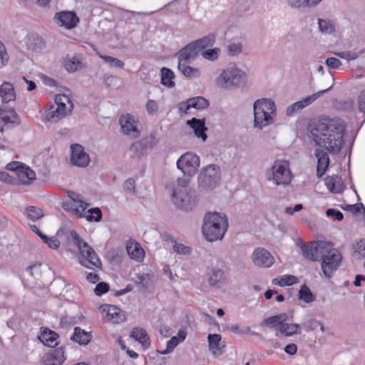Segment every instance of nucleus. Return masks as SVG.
<instances>
[{
  "label": "nucleus",
  "instance_id": "nucleus-1",
  "mask_svg": "<svg viewBox=\"0 0 365 365\" xmlns=\"http://www.w3.org/2000/svg\"><path fill=\"white\" fill-rule=\"evenodd\" d=\"M308 130L317 145L324 147L330 153H339L346 130V125L341 118H321L309 124Z\"/></svg>",
  "mask_w": 365,
  "mask_h": 365
},
{
  "label": "nucleus",
  "instance_id": "nucleus-2",
  "mask_svg": "<svg viewBox=\"0 0 365 365\" xmlns=\"http://www.w3.org/2000/svg\"><path fill=\"white\" fill-rule=\"evenodd\" d=\"M228 220L225 214L208 212L205 215L202 232L209 242L221 240L227 230Z\"/></svg>",
  "mask_w": 365,
  "mask_h": 365
},
{
  "label": "nucleus",
  "instance_id": "nucleus-3",
  "mask_svg": "<svg viewBox=\"0 0 365 365\" xmlns=\"http://www.w3.org/2000/svg\"><path fill=\"white\" fill-rule=\"evenodd\" d=\"M70 234L75 245L80 252L81 264L94 271L101 269V261L93 247L83 241L76 231L71 230Z\"/></svg>",
  "mask_w": 365,
  "mask_h": 365
},
{
  "label": "nucleus",
  "instance_id": "nucleus-4",
  "mask_svg": "<svg viewBox=\"0 0 365 365\" xmlns=\"http://www.w3.org/2000/svg\"><path fill=\"white\" fill-rule=\"evenodd\" d=\"M276 115L275 103L269 99L262 98L254 103V125L255 128H262L273 123Z\"/></svg>",
  "mask_w": 365,
  "mask_h": 365
},
{
  "label": "nucleus",
  "instance_id": "nucleus-5",
  "mask_svg": "<svg viewBox=\"0 0 365 365\" xmlns=\"http://www.w3.org/2000/svg\"><path fill=\"white\" fill-rule=\"evenodd\" d=\"M321 247L324 250L319 258L322 259V270L327 278H330L334 271L339 267L342 256L340 252L334 247L332 243L327 242Z\"/></svg>",
  "mask_w": 365,
  "mask_h": 365
},
{
  "label": "nucleus",
  "instance_id": "nucleus-6",
  "mask_svg": "<svg viewBox=\"0 0 365 365\" xmlns=\"http://www.w3.org/2000/svg\"><path fill=\"white\" fill-rule=\"evenodd\" d=\"M55 106L51 104L46 106L43 113V121L56 122L65 117L68 111L73 107L72 102L69 97L65 94H58L55 98Z\"/></svg>",
  "mask_w": 365,
  "mask_h": 365
},
{
  "label": "nucleus",
  "instance_id": "nucleus-7",
  "mask_svg": "<svg viewBox=\"0 0 365 365\" xmlns=\"http://www.w3.org/2000/svg\"><path fill=\"white\" fill-rule=\"evenodd\" d=\"M220 169L217 165H210L200 173L198 178L200 186L205 190H212L220 180Z\"/></svg>",
  "mask_w": 365,
  "mask_h": 365
},
{
  "label": "nucleus",
  "instance_id": "nucleus-8",
  "mask_svg": "<svg viewBox=\"0 0 365 365\" xmlns=\"http://www.w3.org/2000/svg\"><path fill=\"white\" fill-rule=\"evenodd\" d=\"M245 78V73L235 66H230L222 71L217 83L222 88L239 86Z\"/></svg>",
  "mask_w": 365,
  "mask_h": 365
},
{
  "label": "nucleus",
  "instance_id": "nucleus-9",
  "mask_svg": "<svg viewBox=\"0 0 365 365\" xmlns=\"http://www.w3.org/2000/svg\"><path fill=\"white\" fill-rule=\"evenodd\" d=\"M8 170L15 172L19 184L30 185L36 179V173L29 167L19 162H11L6 165Z\"/></svg>",
  "mask_w": 365,
  "mask_h": 365
},
{
  "label": "nucleus",
  "instance_id": "nucleus-10",
  "mask_svg": "<svg viewBox=\"0 0 365 365\" xmlns=\"http://www.w3.org/2000/svg\"><path fill=\"white\" fill-rule=\"evenodd\" d=\"M199 166L200 158L192 153H185L177 161L178 168L188 176L194 175L197 173Z\"/></svg>",
  "mask_w": 365,
  "mask_h": 365
},
{
  "label": "nucleus",
  "instance_id": "nucleus-11",
  "mask_svg": "<svg viewBox=\"0 0 365 365\" xmlns=\"http://www.w3.org/2000/svg\"><path fill=\"white\" fill-rule=\"evenodd\" d=\"M289 162L277 160L272 165L273 180L277 185H288L292 180Z\"/></svg>",
  "mask_w": 365,
  "mask_h": 365
},
{
  "label": "nucleus",
  "instance_id": "nucleus-12",
  "mask_svg": "<svg viewBox=\"0 0 365 365\" xmlns=\"http://www.w3.org/2000/svg\"><path fill=\"white\" fill-rule=\"evenodd\" d=\"M326 241H316L305 243L302 240L298 242V245L301 247L303 257L312 262L317 261L321 254L323 252V249L321 247H324V245L327 244Z\"/></svg>",
  "mask_w": 365,
  "mask_h": 365
},
{
  "label": "nucleus",
  "instance_id": "nucleus-13",
  "mask_svg": "<svg viewBox=\"0 0 365 365\" xmlns=\"http://www.w3.org/2000/svg\"><path fill=\"white\" fill-rule=\"evenodd\" d=\"M172 201L178 208L182 210L190 209L194 202V200L187 191V188L185 186L174 190Z\"/></svg>",
  "mask_w": 365,
  "mask_h": 365
},
{
  "label": "nucleus",
  "instance_id": "nucleus-14",
  "mask_svg": "<svg viewBox=\"0 0 365 365\" xmlns=\"http://www.w3.org/2000/svg\"><path fill=\"white\" fill-rule=\"evenodd\" d=\"M56 23L66 29H72L77 26L79 18L73 11H63L57 12L54 16Z\"/></svg>",
  "mask_w": 365,
  "mask_h": 365
},
{
  "label": "nucleus",
  "instance_id": "nucleus-15",
  "mask_svg": "<svg viewBox=\"0 0 365 365\" xmlns=\"http://www.w3.org/2000/svg\"><path fill=\"white\" fill-rule=\"evenodd\" d=\"M72 163L78 167H86L90 162L89 155L85 153L84 148L79 144H74L71 146Z\"/></svg>",
  "mask_w": 365,
  "mask_h": 365
},
{
  "label": "nucleus",
  "instance_id": "nucleus-16",
  "mask_svg": "<svg viewBox=\"0 0 365 365\" xmlns=\"http://www.w3.org/2000/svg\"><path fill=\"white\" fill-rule=\"evenodd\" d=\"M252 260L255 265L263 267H269L274 262L273 256L263 248H257L254 251Z\"/></svg>",
  "mask_w": 365,
  "mask_h": 365
},
{
  "label": "nucleus",
  "instance_id": "nucleus-17",
  "mask_svg": "<svg viewBox=\"0 0 365 365\" xmlns=\"http://www.w3.org/2000/svg\"><path fill=\"white\" fill-rule=\"evenodd\" d=\"M20 123L19 118L14 109H0V131Z\"/></svg>",
  "mask_w": 365,
  "mask_h": 365
},
{
  "label": "nucleus",
  "instance_id": "nucleus-18",
  "mask_svg": "<svg viewBox=\"0 0 365 365\" xmlns=\"http://www.w3.org/2000/svg\"><path fill=\"white\" fill-rule=\"evenodd\" d=\"M314 155L317 158V176L321 178L327 172L329 166V158L328 153L321 148H317Z\"/></svg>",
  "mask_w": 365,
  "mask_h": 365
},
{
  "label": "nucleus",
  "instance_id": "nucleus-19",
  "mask_svg": "<svg viewBox=\"0 0 365 365\" xmlns=\"http://www.w3.org/2000/svg\"><path fill=\"white\" fill-rule=\"evenodd\" d=\"M122 130L126 135L135 138L139 136L140 132L136 127V122L130 114L123 115L120 118Z\"/></svg>",
  "mask_w": 365,
  "mask_h": 365
},
{
  "label": "nucleus",
  "instance_id": "nucleus-20",
  "mask_svg": "<svg viewBox=\"0 0 365 365\" xmlns=\"http://www.w3.org/2000/svg\"><path fill=\"white\" fill-rule=\"evenodd\" d=\"M208 106L209 103L207 99L201 96H197L190 98L186 102L181 103L179 110L181 113H187L191 108L202 110L206 108Z\"/></svg>",
  "mask_w": 365,
  "mask_h": 365
},
{
  "label": "nucleus",
  "instance_id": "nucleus-21",
  "mask_svg": "<svg viewBox=\"0 0 365 365\" xmlns=\"http://www.w3.org/2000/svg\"><path fill=\"white\" fill-rule=\"evenodd\" d=\"M329 88L327 90H324L318 92L317 93H314L312 96H307L302 101H297L290 106H289L287 109V114L288 115H293L295 113L301 110L304 107L310 105L315 100H317L322 94L327 91Z\"/></svg>",
  "mask_w": 365,
  "mask_h": 365
},
{
  "label": "nucleus",
  "instance_id": "nucleus-22",
  "mask_svg": "<svg viewBox=\"0 0 365 365\" xmlns=\"http://www.w3.org/2000/svg\"><path fill=\"white\" fill-rule=\"evenodd\" d=\"M221 339L222 336L218 334H209L207 336L209 349L214 356H220L223 353L222 349L225 344Z\"/></svg>",
  "mask_w": 365,
  "mask_h": 365
},
{
  "label": "nucleus",
  "instance_id": "nucleus-23",
  "mask_svg": "<svg viewBox=\"0 0 365 365\" xmlns=\"http://www.w3.org/2000/svg\"><path fill=\"white\" fill-rule=\"evenodd\" d=\"M126 250L129 257L138 262H142L145 257L144 250L135 241H129L126 245Z\"/></svg>",
  "mask_w": 365,
  "mask_h": 365
},
{
  "label": "nucleus",
  "instance_id": "nucleus-24",
  "mask_svg": "<svg viewBox=\"0 0 365 365\" xmlns=\"http://www.w3.org/2000/svg\"><path fill=\"white\" fill-rule=\"evenodd\" d=\"M67 204V209L69 210L77 217L81 218L85 216L88 204L79 199H74Z\"/></svg>",
  "mask_w": 365,
  "mask_h": 365
},
{
  "label": "nucleus",
  "instance_id": "nucleus-25",
  "mask_svg": "<svg viewBox=\"0 0 365 365\" xmlns=\"http://www.w3.org/2000/svg\"><path fill=\"white\" fill-rule=\"evenodd\" d=\"M59 336L55 331L48 329V328L43 329L38 339L45 345L48 347H55L59 343Z\"/></svg>",
  "mask_w": 365,
  "mask_h": 365
},
{
  "label": "nucleus",
  "instance_id": "nucleus-26",
  "mask_svg": "<svg viewBox=\"0 0 365 365\" xmlns=\"http://www.w3.org/2000/svg\"><path fill=\"white\" fill-rule=\"evenodd\" d=\"M65 360L64 350L62 347H59L47 354L44 365H61Z\"/></svg>",
  "mask_w": 365,
  "mask_h": 365
},
{
  "label": "nucleus",
  "instance_id": "nucleus-27",
  "mask_svg": "<svg viewBox=\"0 0 365 365\" xmlns=\"http://www.w3.org/2000/svg\"><path fill=\"white\" fill-rule=\"evenodd\" d=\"M327 189L333 193H341L344 190V182L341 177L333 175L324 179Z\"/></svg>",
  "mask_w": 365,
  "mask_h": 365
},
{
  "label": "nucleus",
  "instance_id": "nucleus-28",
  "mask_svg": "<svg viewBox=\"0 0 365 365\" xmlns=\"http://www.w3.org/2000/svg\"><path fill=\"white\" fill-rule=\"evenodd\" d=\"M0 97L3 103H8L15 101L16 93L11 83L4 82L0 86Z\"/></svg>",
  "mask_w": 365,
  "mask_h": 365
},
{
  "label": "nucleus",
  "instance_id": "nucleus-29",
  "mask_svg": "<svg viewBox=\"0 0 365 365\" xmlns=\"http://www.w3.org/2000/svg\"><path fill=\"white\" fill-rule=\"evenodd\" d=\"M101 309L103 312H106L108 316L110 317L114 323H120L125 320V316L122 311L114 305L103 304L101 307Z\"/></svg>",
  "mask_w": 365,
  "mask_h": 365
},
{
  "label": "nucleus",
  "instance_id": "nucleus-30",
  "mask_svg": "<svg viewBox=\"0 0 365 365\" xmlns=\"http://www.w3.org/2000/svg\"><path fill=\"white\" fill-rule=\"evenodd\" d=\"M187 123L193 129L195 135L197 138H202L203 141L207 139L205 130H207L205 125L204 120L197 119L195 118L187 120Z\"/></svg>",
  "mask_w": 365,
  "mask_h": 365
},
{
  "label": "nucleus",
  "instance_id": "nucleus-31",
  "mask_svg": "<svg viewBox=\"0 0 365 365\" xmlns=\"http://www.w3.org/2000/svg\"><path fill=\"white\" fill-rule=\"evenodd\" d=\"M199 53L197 48L191 43L182 48L178 54V62H189Z\"/></svg>",
  "mask_w": 365,
  "mask_h": 365
},
{
  "label": "nucleus",
  "instance_id": "nucleus-32",
  "mask_svg": "<svg viewBox=\"0 0 365 365\" xmlns=\"http://www.w3.org/2000/svg\"><path fill=\"white\" fill-rule=\"evenodd\" d=\"M130 337L141 344L144 349H148L150 345L149 336L143 328L135 327L130 333Z\"/></svg>",
  "mask_w": 365,
  "mask_h": 365
},
{
  "label": "nucleus",
  "instance_id": "nucleus-33",
  "mask_svg": "<svg viewBox=\"0 0 365 365\" xmlns=\"http://www.w3.org/2000/svg\"><path fill=\"white\" fill-rule=\"evenodd\" d=\"M91 338L92 336L91 333L86 331L78 327H75L73 334L71 336V340L79 344L80 345L88 344L91 340Z\"/></svg>",
  "mask_w": 365,
  "mask_h": 365
},
{
  "label": "nucleus",
  "instance_id": "nucleus-34",
  "mask_svg": "<svg viewBox=\"0 0 365 365\" xmlns=\"http://www.w3.org/2000/svg\"><path fill=\"white\" fill-rule=\"evenodd\" d=\"M286 319L287 316L285 314L274 315L264 319L261 323V326L274 328L279 331L280 326L283 322L286 321Z\"/></svg>",
  "mask_w": 365,
  "mask_h": 365
},
{
  "label": "nucleus",
  "instance_id": "nucleus-35",
  "mask_svg": "<svg viewBox=\"0 0 365 365\" xmlns=\"http://www.w3.org/2000/svg\"><path fill=\"white\" fill-rule=\"evenodd\" d=\"M27 47L32 51H38L45 46V42L42 37L38 34H31L26 38Z\"/></svg>",
  "mask_w": 365,
  "mask_h": 365
},
{
  "label": "nucleus",
  "instance_id": "nucleus-36",
  "mask_svg": "<svg viewBox=\"0 0 365 365\" xmlns=\"http://www.w3.org/2000/svg\"><path fill=\"white\" fill-rule=\"evenodd\" d=\"M63 66L67 71L72 73L82 68V62L77 56L67 57L63 61Z\"/></svg>",
  "mask_w": 365,
  "mask_h": 365
},
{
  "label": "nucleus",
  "instance_id": "nucleus-37",
  "mask_svg": "<svg viewBox=\"0 0 365 365\" xmlns=\"http://www.w3.org/2000/svg\"><path fill=\"white\" fill-rule=\"evenodd\" d=\"M215 41V36L214 34H209L206 36L202 37L195 41L192 42L195 47L197 48V51L200 52L207 47L212 46Z\"/></svg>",
  "mask_w": 365,
  "mask_h": 365
},
{
  "label": "nucleus",
  "instance_id": "nucleus-38",
  "mask_svg": "<svg viewBox=\"0 0 365 365\" xmlns=\"http://www.w3.org/2000/svg\"><path fill=\"white\" fill-rule=\"evenodd\" d=\"M215 41V36L214 34H209L206 36L202 37L195 41L192 42L195 47L197 48V51L200 52L207 47L212 46Z\"/></svg>",
  "mask_w": 365,
  "mask_h": 365
},
{
  "label": "nucleus",
  "instance_id": "nucleus-39",
  "mask_svg": "<svg viewBox=\"0 0 365 365\" xmlns=\"http://www.w3.org/2000/svg\"><path fill=\"white\" fill-rule=\"evenodd\" d=\"M301 325L298 324H288L283 322L280 326L279 332L286 336H291L300 334Z\"/></svg>",
  "mask_w": 365,
  "mask_h": 365
},
{
  "label": "nucleus",
  "instance_id": "nucleus-40",
  "mask_svg": "<svg viewBox=\"0 0 365 365\" xmlns=\"http://www.w3.org/2000/svg\"><path fill=\"white\" fill-rule=\"evenodd\" d=\"M298 282L297 277L291 274H286L272 280V284L279 286H289Z\"/></svg>",
  "mask_w": 365,
  "mask_h": 365
},
{
  "label": "nucleus",
  "instance_id": "nucleus-41",
  "mask_svg": "<svg viewBox=\"0 0 365 365\" xmlns=\"http://www.w3.org/2000/svg\"><path fill=\"white\" fill-rule=\"evenodd\" d=\"M225 282L224 272L220 269H214L209 279L211 286L220 287Z\"/></svg>",
  "mask_w": 365,
  "mask_h": 365
},
{
  "label": "nucleus",
  "instance_id": "nucleus-42",
  "mask_svg": "<svg viewBox=\"0 0 365 365\" xmlns=\"http://www.w3.org/2000/svg\"><path fill=\"white\" fill-rule=\"evenodd\" d=\"M174 74L173 71L168 68L161 69V83L168 87H173L175 85L173 81Z\"/></svg>",
  "mask_w": 365,
  "mask_h": 365
},
{
  "label": "nucleus",
  "instance_id": "nucleus-43",
  "mask_svg": "<svg viewBox=\"0 0 365 365\" xmlns=\"http://www.w3.org/2000/svg\"><path fill=\"white\" fill-rule=\"evenodd\" d=\"M83 217L89 222H99L102 218V212L98 207L91 208L87 210Z\"/></svg>",
  "mask_w": 365,
  "mask_h": 365
},
{
  "label": "nucleus",
  "instance_id": "nucleus-44",
  "mask_svg": "<svg viewBox=\"0 0 365 365\" xmlns=\"http://www.w3.org/2000/svg\"><path fill=\"white\" fill-rule=\"evenodd\" d=\"M96 54L99 58H102L104 61L108 63L111 66H115L120 68H123L124 67V63L116 58L110 56L103 55L98 51H96Z\"/></svg>",
  "mask_w": 365,
  "mask_h": 365
},
{
  "label": "nucleus",
  "instance_id": "nucleus-45",
  "mask_svg": "<svg viewBox=\"0 0 365 365\" xmlns=\"http://www.w3.org/2000/svg\"><path fill=\"white\" fill-rule=\"evenodd\" d=\"M26 212L28 217L32 221H36L43 216V210L35 206H29Z\"/></svg>",
  "mask_w": 365,
  "mask_h": 365
},
{
  "label": "nucleus",
  "instance_id": "nucleus-46",
  "mask_svg": "<svg viewBox=\"0 0 365 365\" xmlns=\"http://www.w3.org/2000/svg\"><path fill=\"white\" fill-rule=\"evenodd\" d=\"M188 62H178V68L184 76L192 77L198 73V70L187 65Z\"/></svg>",
  "mask_w": 365,
  "mask_h": 365
},
{
  "label": "nucleus",
  "instance_id": "nucleus-47",
  "mask_svg": "<svg viewBox=\"0 0 365 365\" xmlns=\"http://www.w3.org/2000/svg\"><path fill=\"white\" fill-rule=\"evenodd\" d=\"M145 149V146L141 141H136L133 143L130 148L133 158H139L143 155L144 154Z\"/></svg>",
  "mask_w": 365,
  "mask_h": 365
},
{
  "label": "nucleus",
  "instance_id": "nucleus-48",
  "mask_svg": "<svg viewBox=\"0 0 365 365\" xmlns=\"http://www.w3.org/2000/svg\"><path fill=\"white\" fill-rule=\"evenodd\" d=\"M319 27L320 31L324 34H331L334 31V26L329 20L319 19Z\"/></svg>",
  "mask_w": 365,
  "mask_h": 365
},
{
  "label": "nucleus",
  "instance_id": "nucleus-49",
  "mask_svg": "<svg viewBox=\"0 0 365 365\" xmlns=\"http://www.w3.org/2000/svg\"><path fill=\"white\" fill-rule=\"evenodd\" d=\"M180 340L177 336H173L167 342L166 349L163 351H160L159 353L163 355L168 354L174 350V349L179 344Z\"/></svg>",
  "mask_w": 365,
  "mask_h": 365
},
{
  "label": "nucleus",
  "instance_id": "nucleus-50",
  "mask_svg": "<svg viewBox=\"0 0 365 365\" xmlns=\"http://www.w3.org/2000/svg\"><path fill=\"white\" fill-rule=\"evenodd\" d=\"M317 324H320V321L310 318L302 322L301 328L303 327L306 331L309 332L314 330L317 327Z\"/></svg>",
  "mask_w": 365,
  "mask_h": 365
},
{
  "label": "nucleus",
  "instance_id": "nucleus-51",
  "mask_svg": "<svg viewBox=\"0 0 365 365\" xmlns=\"http://www.w3.org/2000/svg\"><path fill=\"white\" fill-rule=\"evenodd\" d=\"M41 238L51 249H57L60 246L59 240L55 237H48L45 235H42Z\"/></svg>",
  "mask_w": 365,
  "mask_h": 365
},
{
  "label": "nucleus",
  "instance_id": "nucleus-52",
  "mask_svg": "<svg viewBox=\"0 0 365 365\" xmlns=\"http://www.w3.org/2000/svg\"><path fill=\"white\" fill-rule=\"evenodd\" d=\"M9 57L4 44L0 41V68L6 66L9 61Z\"/></svg>",
  "mask_w": 365,
  "mask_h": 365
},
{
  "label": "nucleus",
  "instance_id": "nucleus-53",
  "mask_svg": "<svg viewBox=\"0 0 365 365\" xmlns=\"http://www.w3.org/2000/svg\"><path fill=\"white\" fill-rule=\"evenodd\" d=\"M110 287L106 282H99L97 284L94 292L97 296H101L103 294H106L109 291Z\"/></svg>",
  "mask_w": 365,
  "mask_h": 365
},
{
  "label": "nucleus",
  "instance_id": "nucleus-54",
  "mask_svg": "<svg viewBox=\"0 0 365 365\" xmlns=\"http://www.w3.org/2000/svg\"><path fill=\"white\" fill-rule=\"evenodd\" d=\"M41 264L36 262L34 264L29 266L27 269L28 272H29L30 274L34 277H38L41 276Z\"/></svg>",
  "mask_w": 365,
  "mask_h": 365
},
{
  "label": "nucleus",
  "instance_id": "nucleus-55",
  "mask_svg": "<svg viewBox=\"0 0 365 365\" xmlns=\"http://www.w3.org/2000/svg\"><path fill=\"white\" fill-rule=\"evenodd\" d=\"M218 48L207 49L205 51H202V56L208 60L214 61L218 57Z\"/></svg>",
  "mask_w": 365,
  "mask_h": 365
},
{
  "label": "nucleus",
  "instance_id": "nucleus-56",
  "mask_svg": "<svg viewBox=\"0 0 365 365\" xmlns=\"http://www.w3.org/2000/svg\"><path fill=\"white\" fill-rule=\"evenodd\" d=\"M173 249L177 253L184 255H189L191 252L190 247L180 243H175Z\"/></svg>",
  "mask_w": 365,
  "mask_h": 365
},
{
  "label": "nucleus",
  "instance_id": "nucleus-57",
  "mask_svg": "<svg viewBox=\"0 0 365 365\" xmlns=\"http://www.w3.org/2000/svg\"><path fill=\"white\" fill-rule=\"evenodd\" d=\"M146 110L150 115L157 113L158 110V103L153 100H149L146 103Z\"/></svg>",
  "mask_w": 365,
  "mask_h": 365
},
{
  "label": "nucleus",
  "instance_id": "nucleus-58",
  "mask_svg": "<svg viewBox=\"0 0 365 365\" xmlns=\"http://www.w3.org/2000/svg\"><path fill=\"white\" fill-rule=\"evenodd\" d=\"M288 3L290 6L296 8L312 6L311 3H309V0H288Z\"/></svg>",
  "mask_w": 365,
  "mask_h": 365
},
{
  "label": "nucleus",
  "instance_id": "nucleus-59",
  "mask_svg": "<svg viewBox=\"0 0 365 365\" xmlns=\"http://www.w3.org/2000/svg\"><path fill=\"white\" fill-rule=\"evenodd\" d=\"M242 51V46L240 43H232L228 46V53L230 55L235 56L240 53Z\"/></svg>",
  "mask_w": 365,
  "mask_h": 365
},
{
  "label": "nucleus",
  "instance_id": "nucleus-60",
  "mask_svg": "<svg viewBox=\"0 0 365 365\" xmlns=\"http://www.w3.org/2000/svg\"><path fill=\"white\" fill-rule=\"evenodd\" d=\"M358 108L360 112L365 113V90L362 91L359 96Z\"/></svg>",
  "mask_w": 365,
  "mask_h": 365
},
{
  "label": "nucleus",
  "instance_id": "nucleus-61",
  "mask_svg": "<svg viewBox=\"0 0 365 365\" xmlns=\"http://www.w3.org/2000/svg\"><path fill=\"white\" fill-rule=\"evenodd\" d=\"M326 64L329 68H337L341 66V63L338 58L330 57L326 60Z\"/></svg>",
  "mask_w": 365,
  "mask_h": 365
},
{
  "label": "nucleus",
  "instance_id": "nucleus-62",
  "mask_svg": "<svg viewBox=\"0 0 365 365\" xmlns=\"http://www.w3.org/2000/svg\"><path fill=\"white\" fill-rule=\"evenodd\" d=\"M335 54L344 59H346L347 61L350 60H354L358 57V55L356 53H351V52H339L335 53Z\"/></svg>",
  "mask_w": 365,
  "mask_h": 365
},
{
  "label": "nucleus",
  "instance_id": "nucleus-63",
  "mask_svg": "<svg viewBox=\"0 0 365 365\" xmlns=\"http://www.w3.org/2000/svg\"><path fill=\"white\" fill-rule=\"evenodd\" d=\"M327 216L333 217L334 218H335L336 220H337L339 221L342 220L344 218V215H343L342 212H341L339 210H335L333 209H328L327 210Z\"/></svg>",
  "mask_w": 365,
  "mask_h": 365
},
{
  "label": "nucleus",
  "instance_id": "nucleus-64",
  "mask_svg": "<svg viewBox=\"0 0 365 365\" xmlns=\"http://www.w3.org/2000/svg\"><path fill=\"white\" fill-rule=\"evenodd\" d=\"M361 208H364L363 204L362 203H356L354 205H346V207L344 208V209L350 211L353 214H357L358 212H360Z\"/></svg>",
  "mask_w": 365,
  "mask_h": 365
}]
</instances>
